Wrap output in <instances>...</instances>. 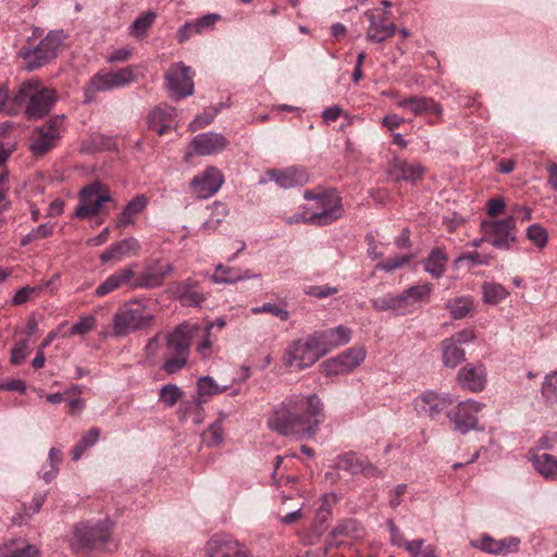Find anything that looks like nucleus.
Segmentation results:
<instances>
[{
  "mask_svg": "<svg viewBox=\"0 0 557 557\" xmlns=\"http://www.w3.org/2000/svg\"><path fill=\"white\" fill-rule=\"evenodd\" d=\"M324 405L315 394H293L280 403L268 419V426L284 436L312 438L322 422Z\"/></svg>",
  "mask_w": 557,
  "mask_h": 557,
  "instance_id": "f257e3e1",
  "label": "nucleus"
},
{
  "mask_svg": "<svg viewBox=\"0 0 557 557\" xmlns=\"http://www.w3.org/2000/svg\"><path fill=\"white\" fill-rule=\"evenodd\" d=\"M154 311L143 299L125 301L113 314L112 335L123 337L127 334L150 327L154 322Z\"/></svg>",
  "mask_w": 557,
  "mask_h": 557,
  "instance_id": "f03ea898",
  "label": "nucleus"
},
{
  "mask_svg": "<svg viewBox=\"0 0 557 557\" xmlns=\"http://www.w3.org/2000/svg\"><path fill=\"white\" fill-rule=\"evenodd\" d=\"M433 292L430 283L410 286L398 295L387 294L371 300L372 307L379 311H392L396 314L413 312L423 302L429 301Z\"/></svg>",
  "mask_w": 557,
  "mask_h": 557,
  "instance_id": "7ed1b4c3",
  "label": "nucleus"
},
{
  "mask_svg": "<svg viewBox=\"0 0 557 557\" xmlns=\"http://www.w3.org/2000/svg\"><path fill=\"white\" fill-rule=\"evenodd\" d=\"M305 198L314 200L315 205L312 210H304L292 216L284 218L288 224L295 223H318L321 225L330 224L337 220L342 214V206L336 195L315 196L312 191L307 190Z\"/></svg>",
  "mask_w": 557,
  "mask_h": 557,
  "instance_id": "20e7f679",
  "label": "nucleus"
},
{
  "mask_svg": "<svg viewBox=\"0 0 557 557\" xmlns=\"http://www.w3.org/2000/svg\"><path fill=\"white\" fill-rule=\"evenodd\" d=\"M323 357L313 334L292 341L286 347L282 361L293 371H302L312 367Z\"/></svg>",
  "mask_w": 557,
  "mask_h": 557,
  "instance_id": "39448f33",
  "label": "nucleus"
},
{
  "mask_svg": "<svg viewBox=\"0 0 557 557\" xmlns=\"http://www.w3.org/2000/svg\"><path fill=\"white\" fill-rule=\"evenodd\" d=\"M109 202L115 206L109 189L100 182H92L81 189L78 205L73 215L77 219H89L108 214L106 205Z\"/></svg>",
  "mask_w": 557,
  "mask_h": 557,
  "instance_id": "423d86ee",
  "label": "nucleus"
},
{
  "mask_svg": "<svg viewBox=\"0 0 557 557\" xmlns=\"http://www.w3.org/2000/svg\"><path fill=\"white\" fill-rule=\"evenodd\" d=\"M27 99L29 102L26 108V115L29 119H39L50 111L55 97L52 89L40 88L38 81H27L21 85L14 101L22 103Z\"/></svg>",
  "mask_w": 557,
  "mask_h": 557,
  "instance_id": "0eeeda50",
  "label": "nucleus"
},
{
  "mask_svg": "<svg viewBox=\"0 0 557 557\" xmlns=\"http://www.w3.org/2000/svg\"><path fill=\"white\" fill-rule=\"evenodd\" d=\"M366 357L367 350L363 346H354L326 359L321 368L325 376L347 375L360 367Z\"/></svg>",
  "mask_w": 557,
  "mask_h": 557,
  "instance_id": "6e6552de",
  "label": "nucleus"
},
{
  "mask_svg": "<svg viewBox=\"0 0 557 557\" xmlns=\"http://www.w3.org/2000/svg\"><path fill=\"white\" fill-rule=\"evenodd\" d=\"M112 531V523L104 521L96 525L88 523H81L75 527L72 546L75 549L79 548H99L106 547L110 540Z\"/></svg>",
  "mask_w": 557,
  "mask_h": 557,
  "instance_id": "1a4fd4ad",
  "label": "nucleus"
},
{
  "mask_svg": "<svg viewBox=\"0 0 557 557\" xmlns=\"http://www.w3.org/2000/svg\"><path fill=\"white\" fill-rule=\"evenodd\" d=\"M62 40L61 33L49 32L35 48L23 49L22 57L26 61L27 69H38L54 59L62 45Z\"/></svg>",
  "mask_w": 557,
  "mask_h": 557,
  "instance_id": "9d476101",
  "label": "nucleus"
},
{
  "mask_svg": "<svg viewBox=\"0 0 557 557\" xmlns=\"http://www.w3.org/2000/svg\"><path fill=\"white\" fill-rule=\"evenodd\" d=\"M485 408V404L475 399L459 401L447 414L454 430L460 434L480 430L478 414Z\"/></svg>",
  "mask_w": 557,
  "mask_h": 557,
  "instance_id": "9b49d317",
  "label": "nucleus"
},
{
  "mask_svg": "<svg viewBox=\"0 0 557 557\" xmlns=\"http://www.w3.org/2000/svg\"><path fill=\"white\" fill-rule=\"evenodd\" d=\"M165 88L174 99H183L194 94V73L183 62L173 64L165 74Z\"/></svg>",
  "mask_w": 557,
  "mask_h": 557,
  "instance_id": "f8f14e48",
  "label": "nucleus"
},
{
  "mask_svg": "<svg viewBox=\"0 0 557 557\" xmlns=\"http://www.w3.org/2000/svg\"><path fill=\"white\" fill-rule=\"evenodd\" d=\"M63 117H54L33 132L30 151L35 156H44L54 148L62 133Z\"/></svg>",
  "mask_w": 557,
  "mask_h": 557,
  "instance_id": "ddd939ff",
  "label": "nucleus"
},
{
  "mask_svg": "<svg viewBox=\"0 0 557 557\" xmlns=\"http://www.w3.org/2000/svg\"><path fill=\"white\" fill-rule=\"evenodd\" d=\"M515 228L516 223L512 216L481 224L486 240L498 249H508L516 242Z\"/></svg>",
  "mask_w": 557,
  "mask_h": 557,
  "instance_id": "4468645a",
  "label": "nucleus"
},
{
  "mask_svg": "<svg viewBox=\"0 0 557 557\" xmlns=\"http://www.w3.org/2000/svg\"><path fill=\"white\" fill-rule=\"evenodd\" d=\"M456 381L462 389L480 393L487 384L486 367L482 362L468 363L460 368Z\"/></svg>",
  "mask_w": 557,
  "mask_h": 557,
  "instance_id": "2eb2a0df",
  "label": "nucleus"
},
{
  "mask_svg": "<svg viewBox=\"0 0 557 557\" xmlns=\"http://www.w3.org/2000/svg\"><path fill=\"white\" fill-rule=\"evenodd\" d=\"M451 403L449 395L438 394L434 391H424L412 399L414 411L419 416L435 418L448 404Z\"/></svg>",
  "mask_w": 557,
  "mask_h": 557,
  "instance_id": "dca6fc26",
  "label": "nucleus"
},
{
  "mask_svg": "<svg viewBox=\"0 0 557 557\" xmlns=\"http://www.w3.org/2000/svg\"><path fill=\"white\" fill-rule=\"evenodd\" d=\"M224 183L222 172L216 168H208L190 182L191 193L199 199H208L219 191Z\"/></svg>",
  "mask_w": 557,
  "mask_h": 557,
  "instance_id": "f3484780",
  "label": "nucleus"
},
{
  "mask_svg": "<svg viewBox=\"0 0 557 557\" xmlns=\"http://www.w3.org/2000/svg\"><path fill=\"white\" fill-rule=\"evenodd\" d=\"M228 141L226 138L219 133L208 132L202 133L194 137L189 148L186 152L185 159L188 161L194 154L198 156H210L224 150Z\"/></svg>",
  "mask_w": 557,
  "mask_h": 557,
  "instance_id": "a211bd4d",
  "label": "nucleus"
},
{
  "mask_svg": "<svg viewBox=\"0 0 557 557\" xmlns=\"http://www.w3.org/2000/svg\"><path fill=\"white\" fill-rule=\"evenodd\" d=\"M323 356L331 350L348 344L351 339V330L345 325L322 330L312 333Z\"/></svg>",
  "mask_w": 557,
  "mask_h": 557,
  "instance_id": "6ab92c4d",
  "label": "nucleus"
},
{
  "mask_svg": "<svg viewBox=\"0 0 557 557\" xmlns=\"http://www.w3.org/2000/svg\"><path fill=\"white\" fill-rule=\"evenodd\" d=\"M137 264L132 263L123 267L109 275L95 290L97 297H104L125 285L133 287L135 281V269Z\"/></svg>",
  "mask_w": 557,
  "mask_h": 557,
  "instance_id": "aec40b11",
  "label": "nucleus"
},
{
  "mask_svg": "<svg viewBox=\"0 0 557 557\" xmlns=\"http://www.w3.org/2000/svg\"><path fill=\"white\" fill-rule=\"evenodd\" d=\"M364 16L369 21L366 35V39L369 42L379 44L395 35L396 26L394 24H385L387 16L377 14L376 9L367 10Z\"/></svg>",
  "mask_w": 557,
  "mask_h": 557,
  "instance_id": "412c9836",
  "label": "nucleus"
},
{
  "mask_svg": "<svg viewBox=\"0 0 557 557\" xmlns=\"http://www.w3.org/2000/svg\"><path fill=\"white\" fill-rule=\"evenodd\" d=\"M139 250V242L135 237H127L112 244L100 253L99 259L102 263H117L126 258L138 256Z\"/></svg>",
  "mask_w": 557,
  "mask_h": 557,
  "instance_id": "4be33fe9",
  "label": "nucleus"
},
{
  "mask_svg": "<svg viewBox=\"0 0 557 557\" xmlns=\"http://www.w3.org/2000/svg\"><path fill=\"white\" fill-rule=\"evenodd\" d=\"M207 557H248L240 543L228 536H214L206 546Z\"/></svg>",
  "mask_w": 557,
  "mask_h": 557,
  "instance_id": "5701e85b",
  "label": "nucleus"
},
{
  "mask_svg": "<svg viewBox=\"0 0 557 557\" xmlns=\"http://www.w3.org/2000/svg\"><path fill=\"white\" fill-rule=\"evenodd\" d=\"M425 173V169L420 163H409L406 160L396 159L388 169V175L396 182H410L412 184L420 181Z\"/></svg>",
  "mask_w": 557,
  "mask_h": 557,
  "instance_id": "b1692460",
  "label": "nucleus"
},
{
  "mask_svg": "<svg viewBox=\"0 0 557 557\" xmlns=\"http://www.w3.org/2000/svg\"><path fill=\"white\" fill-rule=\"evenodd\" d=\"M176 112L169 106L158 107L152 110L148 116L149 128L159 135L165 134L170 128L174 127Z\"/></svg>",
  "mask_w": 557,
  "mask_h": 557,
  "instance_id": "393cba45",
  "label": "nucleus"
},
{
  "mask_svg": "<svg viewBox=\"0 0 557 557\" xmlns=\"http://www.w3.org/2000/svg\"><path fill=\"white\" fill-rule=\"evenodd\" d=\"M397 106L399 108L407 109L414 115L434 113L436 116H441L443 113L442 107L432 98L428 97L404 98L397 102Z\"/></svg>",
  "mask_w": 557,
  "mask_h": 557,
  "instance_id": "a878e982",
  "label": "nucleus"
},
{
  "mask_svg": "<svg viewBox=\"0 0 557 557\" xmlns=\"http://www.w3.org/2000/svg\"><path fill=\"white\" fill-rule=\"evenodd\" d=\"M173 271L171 264L164 267H151L147 269L139 277H135L133 287L153 288L162 285L164 277Z\"/></svg>",
  "mask_w": 557,
  "mask_h": 557,
  "instance_id": "bb28decb",
  "label": "nucleus"
},
{
  "mask_svg": "<svg viewBox=\"0 0 557 557\" xmlns=\"http://www.w3.org/2000/svg\"><path fill=\"white\" fill-rule=\"evenodd\" d=\"M148 205V200L144 195H138L133 198L122 210L121 214L116 219L115 225L120 230H124L127 226L134 224L136 216L140 214Z\"/></svg>",
  "mask_w": 557,
  "mask_h": 557,
  "instance_id": "cd10ccee",
  "label": "nucleus"
},
{
  "mask_svg": "<svg viewBox=\"0 0 557 557\" xmlns=\"http://www.w3.org/2000/svg\"><path fill=\"white\" fill-rule=\"evenodd\" d=\"M534 470L547 481H557V456L548 453L534 454L530 457Z\"/></svg>",
  "mask_w": 557,
  "mask_h": 557,
  "instance_id": "c85d7f7f",
  "label": "nucleus"
},
{
  "mask_svg": "<svg viewBox=\"0 0 557 557\" xmlns=\"http://www.w3.org/2000/svg\"><path fill=\"white\" fill-rule=\"evenodd\" d=\"M258 277H260V275L252 273L250 270L239 271L234 268L218 264L211 280L216 284H235L244 280Z\"/></svg>",
  "mask_w": 557,
  "mask_h": 557,
  "instance_id": "c756f323",
  "label": "nucleus"
},
{
  "mask_svg": "<svg viewBox=\"0 0 557 557\" xmlns=\"http://www.w3.org/2000/svg\"><path fill=\"white\" fill-rule=\"evenodd\" d=\"M269 176L283 188H290L306 182L305 173L296 168H288L284 171H271Z\"/></svg>",
  "mask_w": 557,
  "mask_h": 557,
  "instance_id": "7c9ffc66",
  "label": "nucleus"
},
{
  "mask_svg": "<svg viewBox=\"0 0 557 557\" xmlns=\"http://www.w3.org/2000/svg\"><path fill=\"white\" fill-rule=\"evenodd\" d=\"M336 467L341 470H345L350 472L351 474L364 473L372 474L375 469H373L370 465L360 460V458L355 453H347L337 458Z\"/></svg>",
  "mask_w": 557,
  "mask_h": 557,
  "instance_id": "2f4dec72",
  "label": "nucleus"
},
{
  "mask_svg": "<svg viewBox=\"0 0 557 557\" xmlns=\"http://www.w3.org/2000/svg\"><path fill=\"white\" fill-rule=\"evenodd\" d=\"M166 344L172 354L188 358L190 344L185 327H177L169 334Z\"/></svg>",
  "mask_w": 557,
  "mask_h": 557,
  "instance_id": "473e14b6",
  "label": "nucleus"
},
{
  "mask_svg": "<svg viewBox=\"0 0 557 557\" xmlns=\"http://www.w3.org/2000/svg\"><path fill=\"white\" fill-rule=\"evenodd\" d=\"M447 261L445 251L442 248H434L424 261V271L440 278L445 273Z\"/></svg>",
  "mask_w": 557,
  "mask_h": 557,
  "instance_id": "72a5a7b5",
  "label": "nucleus"
},
{
  "mask_svg": "<svg viewBox=\"0 0 557 557\" xmlns=\"http://www.w3.org/2000/svg\"><path fill=\"white\" fill-rule=\"evenodd\" d=\"M0 557H39L38 549L20 540L11 541L1 548Z\"/></svg>",
  "mask_w": 557,
  "mask_h": 557,
  "instance_id": "f704fd0d",
  "label": "nucleus"
},
{
  "mask_svg": "<svg viewBox=\"0 0 557 557\" xmlns=\"http://www.w3.org/2000/svg\"><path fill=\"white\" fill-rule=\"evenodd\" d=\"M442 351L443 363L445 367L456 368L466 360L465 350L447 338L442 342Z\"/></svg>",
  "mask_w": 557,
  "mask_h": 557,
  "instance_id": "c9c22d12",
  "label": "nucleus"
},
{
  "mask_svg": "<svg viewBox=\"0 0 557 557\" xmlns=\"http://www.w3.org/2000/svg\"><path fill=\"white\" fill-rule=\"evenodd\" d=\"M178 299L183 306L200 307L206 295L196 289L194 283L186 282L178 288Z\"/></svg>",
  "mask_w": 557,
  "mask_h": 557,
  "instance_id": "e433bc0d",
  "label": "nucleus"
},
{
  "mask_svg": "<svg viewBox=\"0 0 557 557\" xmlns=\"http://www.w3.org/2000/svg\"><path fill=\"white\" fill-rule=\"evenodd\" d=\"M231 385H219L213 377L206 375L197 381L198 396L206 401L208 398L222 394L230 388Z\"/></svg>",
  "mask_w": 557,
  "mask_h": 557,
  "instance_id": "4c0bfd02",
  "label": "nucleus"
},
{
  "mask_svg": "<svg viewBox=\"0 0 557 557\" xmlns=\"http://www.w3.org/2000/svg\"><path fill=\"white\" fill-rule=\"evenodd\" d=\"M111 89H114L111 72L100 71L91 77L89 85L86 88L85 102L88 103L91 101V98L88 96L89 92L108 91Z\"/></svg>",
  "mask_w": 557,
  "mask_h": 557,
  "instance_id": "58836bf2",
  "label": "nucleus"
},
{
  "mask_svg": "<svg viewBox=\"0 0 557 557\" xmlns=\"http://www.w3.org/2000/svg\"><path fill=\"white\" fill-rule=\"evenodd\" d=\"M225 431L222 421L210 424L201 434V441L209 447H218L224 442Z\"/></svg>",
  "mask_w": 557,
  "mask_h": 557,
  "instance_id": "ea45409f",
  "label": "nucleus"
},
{
  "mask_svg": "<svg viewBox=\"0 0 557 557\" xmlns=\"http://www.w3.org/2000/svg\"><path fill=\"white\" fill-rule=\"evenodd\" d=\"M209 209L210 218L202 223L201 228L214 231L228 214V209L226 205L219 201L214 202Z\"/></svg>",
  "mask_w": 557,
  "mask_h": 557,
  "instance_id": "a19ab883",
  "label": "nucleus"
},
{
  "mask_svg": "<svg viewBox=\"0 0 557 557\" xmlns=\"http://www.w3.org/2000/svg\"><path fill=\"white\" fill-rule=\"evenodd\" d=\"M509 295L508 290L497 283H485L483 285V300L486 304L497 305Z\"/></svg>",
  "mask_w": 557,
  "mask_h": 557,
  "instance_id": "79ce46f5",
  "label": "nucleus"
},
{
  "mask_svg": "<svg viewBox=\"0 0 557 557\" xmlns=\"http://www.w3.org/2000/svg\"><path fill=\"white\" fill-rule=\"evenodd\" d=\"M473 302L470 297H457L447 302L446 308L454 319L465 318L472 309Z\"/></svg>",
  "mask_w": 557,
  "mask_h": 557,
  "instance_id": "37998d69",
  "label": "nucleus"
},
{
  "mask_svg": "<svg viewBox=\"0 0 557 557\" xmlns=\"http://www.w3.org/2000/svg\"><path fill=\"white\" fill-rule=\"evenodd\" d=\"M183 396L184 392L176 384H165L160 388L159 401L172 408Z\"/></svg>",
  "mask_w": 557,
  "mask_h": 557,
  "instance_id": "c03bdc74",
  "label": "nucleus"
},
{
  "mask_svg": "<svg viewBox=\"0 0 557 557\" xmlns=\"http://www.w3.org/2000/svg\"><path fill=\"white\" fill-rule=\"evenodd\" d=\"M527 238L539 249H544L548 243L547 231L539 223H534L527 228Z\"/></svg>",
  "mask_w": 557,
  "mask_h": 557,
  "instance_id": "a18cd8bd",
  "label": "nucleus"
},
{
  "mask_svg": "<svg viewBox=\"0 0 557 557\" xmlns=\"http://www.w3.org/2000/svg\"><path fill=\"white\" fill-rule=\"evenodd\" d=\"M97 326V318L94 314H83L72 325L69 334L70 335H86Z\"/></svg>",
  "mask_w": 557,
  "mask_h": 557,
  "instance_id": "49530a36",
  "label": "nucleus"
},
{
  "mask_svg": "<svg viewBox=\"0 0 557 557\" xmlns=\"http://www.w3.org/2000/svg\"><path fill=\"white\" fill-rule=\"evenodd\" d=\"M156 13L152 11L145 12L137 16L131 26V32L135 37H143L148 28L153 24Z\"/></svg>",
  "mask_w": 557,
  "mask_h": 557,
  "instance_id": "de8ad7c7",
  "label": "nucleus"
},
{
  "mask_svg": "<svg viewBox=\"0 0 557 557\" xmlns=\"http://www.w3.org/2000/svg\"><path fill=\"white\" fill-rule=\"evenodd\" d=\"M82 388L78 385H73L64 392L65 400L71 413L81 412L85 407V401L81 397Z\"/></svg>",
  "mask_w": 557,
  "mask_h": 557,
  "instance_id": "09e8293b",
  "label": "nucleus"
},
{
  "mask_svg": "<svg viewBox=\"0 0 557 557\" xmlns=\"http://www.w3.org/2000/svg\"><path fill=\"white\" fill-rule=\"evenodd\" d=\"M250 311L252 314L271 313L272 315L280 318L282 321H287L289 319V312L284 306L277 302H265L262 306L252 307Z\"/></svg>",
  "mask_w": 557,
  "mask_h": 557,
  "instance_id": "8fccbe9b",
  "label": "nucleus"
},
{
  "mask_svg": "<svg viewBox=\"0 0 557 557\" xmlns=\"http://www.w3.org/2000/svg\"><path fill=\"white\" fill-rule=\"evenodd\" d=\"M472 545L490 554H499L506 548L504 541H495L488 535H483L479 541L473 542Z\"/></svg>",
  "mask_w": 557,
  "mask_h": 557,
  "instance_id": "3c124183",
  "label": "nucleus"
},
{
  "mask_svg": "<svg viewBox=\"0 0 557 557\" xmlns=\"http://www.w3.org/2000/svg\"><path fill=\"white\" fill-rule=\"evenodd\" d=\"M361 531L360 524L354 519H347L339 522L332 531V536L347 535L358 536Z\"/></svg>",
  "mask_w": 557,
  "mask_h": 557,
  "instance_id": "603ef678",
  "label": "nucleus"
},
{
  "mask_svg": "<svg viewBox=\"0 0 557 557\" xmlns=\"http://www.w3.org/2000/svg\"><path fill=\"white\" fill-rule=\"evenodd\" d=\"M412 259V256L410 255H401V256H395L391 259H387L383 262H380L376 264V269L385 272H394L397 269L403 268L404 265L408 264Z\"/></svg>",
  "mask_w": 557,
  "mask_h": 557,
  "instance_id": "864d4df0",
  "label": "nucleus"
},
{
  "mask_svg": "<svg viewBox=\"0 0 557 557\" xmlns=\"http://www.w3.org/2000/svg\"><path fill=\"white\" fill-rule=\"evenodd\" d=\"M111 75L113 79V88L124 87L131 84L136 77L134 67L132 66L121 69L116 72H111Z\"/></svg>",
  "mask_w": 557,
  "mask_h": 557,
  "instance_id": "5fc2aeb1",
  "label": "nucleus"
},
{
  "mask_svg": "<svg viewBox=\"0 0 557 557\" xmlns=\"http://www.w3.org/2000/svg\"><path fill=\"white\" fill-rule=\"evenodd\" d=\"M221 16L219 14L210 13L201 16L196 20L194 23L195 33L200 34L206 29L212 28L218 21H220Z\"/></svg>",
  "mask_w": 557,
  "mask_h": 557,
  "instance_id": "6e6d98bb",
  "label": "nucleus"
},
{
  "mask_svg": "<svg viewBox=\"0 0 557 557\" xmlns=\"http://www.w3.org/2000/svg\"><path fill=\"white\" fill-rule=\"evenodd\" d=\"M28 355V342L27 339L20 341L14 345L11 351L10 360L14 364L22 363Z\"/></svg>",
  "mask_w": 557,
  "mask_h": 557,
  "instance_id": "4d7b16f0",
  "label": "nucleus"
},
{
  "mask_svg": "<svg viewBox=\"0 0 557 557\" xmlns=\"http://www.w3.org/2000/svg\"><path fill=\"white\" fill-rule=\"evenodd\" d=\"M187 359L188 358H186V357H181V356L174 355V357L169 358L164 361L163 370L168 374L177 373L180 370H182L186 366Z\"/></svg>",
  "mask_w": 557,
  "mask_h": 557,
  "instance_id": "13d9d810",
  "label": "nucleus"
},
{
  "mask_svg": "<svg viewBox=\"0 0 557 557\" xmlns=\"http://www.w3.org/2000/svg\"><path fill=\"white\" fill-rule=\"evenodd\" d=\"M37 287L24 286L20 288L12 298V304L20 306L27 302L37 294Z\"/></svg>",
  "mask_w": 557,
  "mask_h": 557,
  "instance_id": "bf43d9fd",
  "label": "nucleus"
},
{
  "mask_svg": "<svg viewBox=\"0 0 557 557\" xmlns=\"http://www.w3.org/2000/svg\"><path fill=\"white\" fill-rule=\"evenodd\" d=\"M475 337L476 336H475V333H474L473 330L465 329L462 331H459V332L455 333L454 335H451L447 339L454 342L455 345L460 347L463 344H468V343L473 342L475 339Z\"/></svg>",
  "mask_w": 557,
  "mask_h": 557,
  "instance_id": "052dcab7",
  "label": "nucleus"
},
{
  "mask_svg": "<svg viewBox=\"0 0 557 557\" xmlns=\"http://www.w3.org/2000/svg\"><path fill=\"white\" fill-rule=\"evenodd\" d=\"M338 292L337 287L333 286H310L306 294L319 299L326 298Z\"/></svg>",
  "mask_w": 557,
  "mask_h": 557,
  "instance_id": "680f3d73",
  "label": "nucleus"
},
{
  "mask_svg": "<svg viewBox=\"0 0 557 557\" xmlns=\"http://www.w3.org/2000/svg\"><path fill=\"white\" fill-rule=\"evenodd\" d=\"M463 261L471 262L472 264H488L490 256L478 252H463L457 258L456 262L460 263Z\"/></svg>",
  "mask_w": 557,
  "mask_h": 557,
  "instance_id": "e2e57ef3",
  "label": "nucleus"
},
{
  "mask_svg": "<svg viewBox=\"0 0 557 557\" xmlns=\"http://www.w3.org/2000/svg\"><path fill=\"white\" fill-rule=\"evenodd\" d=\"M541 392L547 400H554L557 397V384L546 375Z\"/></svg>",
  "mask_w": 557,
  "mask_h": 557,
  "instance_id": "0e129e2a",
  "label": "nucleus"
},
{
  "mask_svg": "<svg viewBox=\"0 0 557 557\" xmlns=\"http://www.w3.org/2000/svg\"><path fill=\"white\" fill-rule=\"evenodd\" d=\"M211 334L205 331L202 341L197 345L196 350L201 358L207 359L211 355L212 342L210 339Z\"/></svg>",
  "mask_w": 557,
  "mask_h": 557,
  "instance_id": "69168bd1",
  "label": "nucleus"
},
{
  "mask_svg": "<svg viewBox=\"0 0 557 557\" xmlns=\"http://www.w3.org/2000/svg\"><path fill=\"white\" fill-rule=\"evenodd\" d=\"M505 209V200L503 198H493L490 199L486 203L487 214L491 216H496L502 213Z\"/></svg>",
  "mask_w": 557,
  "mask_h": 557,
  "instance_id": "338daca9",
  "label": "nucleus"
},
{
  "mask_svg": "<svg viewBox=\"0 0 557 557\" xmlns=\"http://www.w3.org/2000/svg\"><path fill=\"white\" fill-rule=\"evenodd\" d=\"M132 55V49L129 48H120L112 52L111 54L106 57V61L108 63H116L126 61Z\"/></svg>",
  "mask_w": 557,
  "mask_h": 557,
  "instance_id": "774afa93",
  "label": "nucleus"
}]
</instances>
